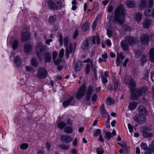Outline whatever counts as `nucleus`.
Listing matches in <instances>:
<instances>
[{"instance_id": "obj_42", "label": "nucleus", "mask_w": 154, "mask_h": 154, "mask_svg": "<svg viewBox=\"0 0 154 154\" xmlns=\"http://www.w3.org/2000/svg\"><path fill=\"white\" fill-rule=\"evenodd\" d=\"M29 146L26 143L22 144L20 147L22 149H27Z\"/></svg>"}, {"instance_id": "obj_16", "label": "nucleus", "mask_w": 154, "mask_h": 154, "mask_svg": "<svg viewBox=\"0 0 154 154\" xmlns=\"http://www.w3.org/2000/svg\"><path fill=\"white\" fill-rule=\"evenodd\" d=\"M61 140L64 142L69 143L72 140V138L68 135H62L60 137Z\"/></svg>"}, {"instance_id": "obj_1", "label": "nucleus", "mask_w": 154, "mask_h": 154, "mask_svg": "<svg viewBox=\"0 0 154 154\" xmlns=\"http://www.w3.org/2000/svg\"><path fill=\"white\" fill-rule=\"evenodd\" d=\"M124 81L126 84H128L129 87L132 93L131 98L134 100H137L139 96L145 94L147 90L146 88H143L141 89H136L135 82L134 80L129 76L126 77Z\"/></svg>"}, {"instance_id": "obj_9", "label": "nucleus", "mask_w": 154, "mask_h": 154, "mask_svg": "<svg viewBox=\"0 0 154 154\" xmlns=\"http://www.w3.org/2000/svg\"><path fill=\"white\" fill-rule=\"evenodd\" d=\"M36 75L38 78L44 79L47 77L48 72L45 69L40 68L38 69Z\"/></svg>"}, {"instance_id": "obj_3", "label": "nucleus", "mask_w": 154, "mask_h": 154, "mask_svg": "<svg viewBox=\"0 0 154 154\" xmlns=\"http://www.w3.org/2000/svg\"><path fill=\"white\" fill-rule=\"evenodd\" d=\"M125 19L124 9L122 5L119 6L116 10L114 16V21L119 23L120 25H122Z\"/></svg>"}, {"instance_id": "obj_25", "label": "nucleus", "mask_w": 154, "mask_h": 154, "mask_svg": "<svg viewBox=\"0 0 154 154\" xmlns=\"http://www.w3.org/2000/svg\"><path fill=\"white\" fill-rule=\"evenodd\" d=\"M138 103L135 102H131L128 106V108L130 110H132L135 109L137 106Z\"/></svg>"}, {"instance_id": "obj_55", "label": "nucleus", "mask_w": 154, "mask_h": 154, "mask_svg": "<svg viewBox=\"0 0 154 154\" xmlns=\"http://www.w3.org/2000/svg\"><path fill=\"white\" fill-rule=\"evenodd\" d=\"M104 76H102V81L103 84H105L108 82V80Z\"/></svg>"}, {"instance_id": "obj_19", "label": "nucleus", "mask_w": 154, "mask_h": 154, "mask_svg": "<svg viewBox=\"0 0 154 154\" xmlns=\"http://www.w3.org/2000/svg\"><path fill=\"white\" fill-rule=\"evenodd\" d=\"M32 46L30 43H27L24 45V51L26 53H30L32 50Z\"/></svg>"}, {"instance_id": "obj_45", "label": "nucleus", "mask_w": 154, "mask_h": 154, "mask_svg": "<svg viewBox=\"0 0 154 154\" xmlns=\"http://www.w3.org/2000/svg\"><path fill=\"white\" fill-rule=\"evenodd\" d=\"M46 147L47 148V149L49 151L51 149V143L49 141H47L46 142L45 145Z\"/></svg>"}, {"instance_id": "obj_50", "label": "nucleus", "mask_w": 154, "mask_h": 154, "mask_svg": "<svg viewBox=\"0 0 154 154\" xmlns=\"http://www.w3.org/2000/svg\"><path fill=\"white\" fill-rule=\"evenodd\" d=\"M101 130L100 129H97L95 133H94V136L95 137H96V136H97L99 134H100H100H101Z\"/></svg>"}, {"instance_id": "obj_61", "label": "nucleus", "mask_w": 154, "mask_h": 154, "mask_svg": "<svg viewBox=\"0 0 154 154\" xmlns=\"http://www.w3.org/2000/svg\"><path fill=\"white\" fill-rule=\"evenodd\" d=\"M151 79L152 81L154 82V71H152L151 73Z\"/></svg>"}, {"instance_id": "obj_60", "label": "nucleus", "mask_w": 154, "mask_h": 154, "mask_svg": "<svg viewBox=\"0 0 154 154\" xmlns=\"http://www.w3.org/2000/svg\"><path fill=\"white\" fill-rule=\"evenodd\" d=\"M120 86V85L118 83L115 84L114 87V89L115 91L119 89L118 88Z\"/></svg>"}, {"instance_id": "obj_57", "label": "nucleus", "mask_w": 154, "mask_h": 154, "mask_svg": "<svg viewBox=\"0 0 154 154\" xmlns=\"http://www.w3.org/2000/svg\"><path fill=\"white\" fill-rule=\"evenodd\" d=\"M128 127L129 129V131L130 132H131L133 131V128L132 125L130 124H128Z\"/></svg>"}, {"instance_id": "obj_13", "label": "nucleus", "mask_w": 154, "mask_h": 154, "mask_svg": "<svg viewBox=\"0 0 154 154\" xmlns=\"http://www.w3.org/2000/svg\"><path fill=\"white\" fill-rule=\"evenodd\" d=\"M149 38V37L147 35L144 34L141 36L139 42L137 41V44H138L140 43L142 45L144 44L147 45Z\"/></svg>"}, {"instance_id": "obj_38", "label": "nucleus", "mask_w": 154, "mask_h": 154, "mask_svg": "<svg viewBox=\"0 0 154 154\" xmlns=\"http://www.w3.org/2000/svg\"><path fill=\"white\" fill-rule=\"evenodd\" d=\"M114 103L113 100L111 97H108L106 99V103L107 104L109 105H112Z\"/></svg>"}, {"instance_id": "obj_11", "label": "nucleus", "mask_w": 154, "mask_h": 154, "mask_svg": "<svg viewBox=\"0 0 154 154\" xmlns=\"http://www.w3.org/2000/svg\"><path fill=\"white\" fill-rule=\"evenodd\" d=\"M57 53L54 51L53 52L52 57L54 62L55 65L59 66L61 63V60L59 59L58 57L57 58Z\"/></svg>"}, {"instance_id": "obj_21", "label": "nucleus", "mask_w": 154, "mask_h": 154, "mask_svg": "<svg viewBox=\"0 0 154 154\" xmlns=\"http://www.w3.org/2000/svg\"><path fill=\"white\" fill-rule=\"evenodd\" d=\"M152 21L151 20L146 19L144 20L143 26L145 28H148L150 26Z\"/></svg>"}, {"instance_id": "obj_2", "label": "nucleus", "mask_w": 154, "mask_h": 154, "mask_svg": "<svg viewBox=\"0 0 154 154\" xmlns=\"http://www.w3.org/2000/svg\"><path fill=\"white\" fill-rule=\"evenodd\" d=\"M153 4V0H142L139 4V7L142 9L146 7L144 13L146 16H152L154 17V9H151V7Z\"/></svg>"}, {"instance_id": "obj_52", "label": "nucleus", "mask_w": 154, "mask_h": 154, "mask_svg": "<svg viewBox=\"0 0 154 154\" xmlns=\"http://www.w3.org/2000/svg\"><path fill=\"white\" fill-rule=\"evenodd\" d=\"M78 139L77 138H75L73 140V141L72 143L73 145L75 146H77L78 143Z\"/></svg>"}, {"instance_id": "obj_32", "label": "nucleus", "mask_w": 154, "mask_h": 154, "mask_svg": "<svg viewBox=\"0 0 154 154\" xmlns=\"http://www.w3.org/2000/svg\"><path fill=\"white\" fill-rule=\"evenodd\" d=\"M56 19V15L54 14L49 17V21L51 23L53 24L54 23Z\"/></svg>"}, {"instance_id": "obj_51", "label": "nucleus", "mask_w": 154, "mask_h": 154, "mask_svg": "<svg viewBox=\"0 0 154 154\" xmlns=\"http://www.w3.org/2000/svg\"><path fill=\"white\" fill-rule=\"evenodd\" d=\"M60 147L63 149L68 150L69 149V146L68 145H66L65 144H62L61 145Z\"/></svg>"}, {"instance_id": "obj_46", "label": "nucleus", "mask_w": 154, "mask_h": 154, "mask_svg": "<svg viewBox=\"0 0 154 154\" xmlns=\"http://www.w3.org/2000/svg\"><path fill=\"white\" fill-rule=\"evenodd\" d=\"M97 96L96 94H93L92 97L91 99L93 102H95L96 100H97ZM93 103H94V102H93Z\"/></svg>"}, {"instance_id": "obj_22", "label": "nucleus", "mask_w": 154, "mask_h": 154, "mask_svg": "<svg viewBox=\"0 0 154 154\" xmlns=\"http://www.w3.org/2000/svg\"><path fill=\"white\" fill-rule=\"evenodd\" d=\"M72 47L70 45H69V48L67 46L66 47L65 56H66L67 58H68L69 57V54L71 53L72 52Z\"/></svg>"}, {"instance_id": "obj_5", "label": "nucleus", "mask_w": 154, "mask_h": 154, "mask_svg": "<svg viewBox=\"0 0 154 154\" xmlns=\"http://www.w3.org/2000/svg\"><path fill=\"white\" fill-rule=\"evenodd\" d=\"M46 5L50 8L57 10L60 9L61 8V2L59 0H48Z\"/></svg>"}, {"instance_id": "obj_17", "label": "nucleus", "mask_w": 154, "mask_h": 154, "mask_svg": "<svg viewBox=\"0 0 154 154\" xmlns=\"http://www.w3.org/2000/svg\"><path fill=\"white\" fill-rule=\"evenodd\" d=\"M89 45L88 40L85 41L82 47V49L83 50L85 53H87L89 51Z\"/></svg>"}, {"instance_id": "obj_44", "label": "nucleus", "mask_w": 154, "mask_h": 154, "mask_svg": "<svg viewBox=\"0 0 154 154\" xmlns=\"http://www.w3.org/2000/svg\"><path fill=\"white\" fill-rule=\"evenodd\" d=\"M26 71L29 72H34L32 68L29 66H26Z\"/></svg>"}, {"instance_id": "obj_39", "label": "nucleus", "mask_w": 154, "mask_h": 154, "mask_svg": "<svg viewBox=\"0 0 154 154\" xmlns=\"http://www.w3.org/2000/svg\"><path fill=\"white\" fill-rule=\"evenodd\" d=\"M18 45V41L17 40H15L13 42L12 46L14 50H15L17 48Z\"/></svg>"}, {"instance_id": "obj_35", "label": "nucleus", "mask_w": 154, "mask_h": 154, "mask_svg": "<svg viewBox=\"0 0 154 154\" xmlns=\"http://www.w3.org/2000/svg\"><path fill=\"white\" fill-rule=\"evenodd\" d=\"M100 42V39L99 37H93L92 39V43L95 44L96 43L99 44Z\"/></svg>"}, {"instance_id": "obj_36", "label": "nucleus", "mask_w": 154, "mask_h": 154, "mask_svg": "<svg viewBox=\"0 0 154 154\" xmlns=\"http://www.w3.org/2000/svg\"><path fill=\"white\" fill-rule=\"evenodd\" d=\"M31 63L33 66L36 67L38 66V62L35 58H33L31 60Z\"/></svg>"}, {"instance_id": "obj_15", "label": "nucleus", "mask_w": 154, "mask_h": 154, "mask_svg": "<svg viewBox=\"0 0 154 154\" xmlns=\"http://www.w3.org/2000/svg\"><path fill=\"white\" fill-rule=\"evenodd\" d=\"M29 37L30 33L27 31L26 32H23L21 34L22 42H24L28 41L29 39Z\"/></svg>"}, {"instance_id": "obj_12", "label": "nucleus", "mask_w": 154, "mask_h": 154, "mask_svg": "<svg viewBox=\"0 0 154 154\" xmlns=\"http://www.w3.org/2000/svg\"><path fill=\"white\" fill-rule=\"evenodd\" d=\"M74 97L71 96L67 100H64L63 103V106L65 107H67L69 105H72L74 103Z\"/></svg>"}, {"instance_id": "obj_14", "label": "nucleus", "mask_w": 154, "mask_h": 154, "mask_svg": "<svg viewBox=\"0 0 154 154\" xmlns=\"http://www.w3.org/2000/svg\"><path fill=\"white\" fill-rule=\"evenodd\" d=\"M93 87L91 85H89L87 88L86 91V94L85 99L86 100H88L90 99L91 96L93 92Z\"/></svg>"}, {"instance_id": "obj_30", "label": "nucleus", "mask_w": 154, "mask_h": 154, "mask_svg": "<svg viewBox=\"0 0 154 154\" xmlns=\"http://www.w3.org/2000/svg\"><path fill=\"white\" fill-rule=\"evenodd\" d=\"M127 5L130 8H133L134 7L135 4L133 0H128L126 2Z\"/></svg>"}, {"instance_id": "obj_23", "label": "nucleus", "mask_w": 154, "mask_h": 154, "mask_svg": "<svg viewBox=\"0 0 154 154\" xmlns=\"http://www.w3.org/2000/svg\"><path fill=\"white\" fill-rule=\"evenodd\" d=\"M14 61L16 66H19L21 64V60L18 56L14 57Z\"/></svg>"}, {"instance_id": "obj_54", "label": "nucleus", "mask_w": 154, "mask_h": 154, "mask_svg": "<svg viewBox=\"0 0 154 154\" xmlns=\"http://www.w3.org/2000/svg\"><path fill=\"white\" fill-rule=\"evenodd\" d=\"M107 33L108 37L109 38L111 37L112 34V31L109 30H107Z\"/></svg>"}, {"instance_id": "obj_20", "label": "nucleus", "mask_w": 154, "mask_h": 154, "mask_svg": "<svg viewBox=\"0 0 154 154\" xmlns=\"http://www.w3.org/2000/svg\"><path fill=\"white\" fill-rule=\"evenodd\" d=\"M139 112L142 114L146 115L148 113L145 107L142 105H139L138 107Z\"/></svg>"}, {"instance_id": "obj_34", "label": "nucleus", "mask_w": 154, "mask_h": 154, "mask_svg": "<svg viewBox=\"0 0 154 154\" xmlns=\"http://www.w3.org/2000/svg\"><path fill=\"white\" fill-rule=\"evenodd\" d=\"M64 132L67 133H72L73 130L70 127H66L64 129Z\"/></svg>"}, {"instance_id": "obj_10", "label": "nucleus", "mask_w": 154, "mask_h": 154, "mask_svg": "<svg viewBox=\"0 0 154 154\" xmlns=\"http://www.w3.org/2000/svg\"><path fill=\"white\" fill-rule=\"evenodd\" d=\"M35 49L38 57L40 58L42 56L43 52L45 50V48L42 43L40 42L37 44Z\"/></svg>"}, {"instance_id": "obj_31", "label": "nucleus", "mask_w": 154, "mask_h": 154, "mask_svg": "<svg viewBox=\"0 0 154 154\" xmlns=\"http://www.w3.org/2000/svg\"><path fill=\"white\" fill-rule=\"evenodd\" d=\"M93 61H92L91 62L90 64H87L86 65V73L87 74H88L89 73L90 67L91 66L92 67H93Z\"/></svg>"}, {"instance_id": "obj_48", "label": "nucleus", "mask_w": 154, "mask_h": 154, "mask_svg": "<svg viewBox=\"0 0 154 154\" xmlns=\"http://www.w3.org/2000/svg\"><path fill=\"white\" fill-rule=\"evenodd\" d=\"M123 58H124V57L122 53L121 52L119 53H117V56L116 59L120 60V59Z\"/></svg>"}, {"instance_id": "obj_7", "label": "nucleus", "mask_w": 154, "mask_h": 154, "mask_svg": "<svg viewBox=\"0 0 154 154\" xmlns=\"http://www.w3.org/2000/svg\"><path fill=\"white\" fill-rule=\"evenodd\" d=\"M86 90V87L85 84H83L78 90L75 95V97L78 100L81 99L83 97L85 96Z\"/></svg>"}, {"instance_id": "obj_59", "label": "nucleus", "mask_w": 154, "mask_h": 154, "mask_svg": "<svg viewBox=\"0 0 154 154\" xmlns=\"http://www.w3.org/2000/svg\"><path fill=\"white\" fill-rule=\"evenodd\" d=\"M97 20H95L93 23L92 25V28L93 29H94L96 28V27L97 25Z\"/></svg>"}, {"instance_id": "obj_18", "label": "nucleus", "mask_w": 154, "mask_h": 154, "mask_svg": "<svg viewBox=\"0 0 154 154\" xmlns=\"http://www.w3.org/2000/svg\"><path fill=\"white\" fill-rule=\"evenodd\" d=\"M74 69L76 72L79 71L82 68V62L80 60H78L74 63Z\"/></svg>"}, {"instance_id": "obj_49", "label": "nucleus", "mask_w": 154, "mask_h": 154, "mask_svg": "<svg viewBox=\"0 0 154 154\" xmlns=\"http://www.w3.org/2000/svg\"><path fill=\"white\" fill-rule=\"evenodd\" d=\"M59 42L60 45H61L63 43V37L61 33H60L59 35Z\"/></svg>"}, {"instance_id": "obj_6", "label": "nucleus", "mask_w": 154, "mask_h": 154, "mask_svg": "<svg viewBox=\"0 0 154 154\" xmlns=\"http://www.w3.org/2000/svg\"><path fill=\"white\" fill-rule=\"evenodd\" d=\"M86 90V87L85 84H83L78 90L75 95V97L78 100L81 99L83 97L85 96Z\"/></svg>"}, {"instance_id": "obj_53", "label": "nucleus", "mask_w": 154, "mask_h": 154, "mask_svg": "<svg viewBox=\"0 0 154 154\" xmlns=\"http://www.w3.org/2000/svg\"><path fill=\"white\" fill-rule=\"evenodd\" d=\"M149 149L151 150V152L154 151V140L152 142L151 144L149 146Z\"/></svg>"}, {"instance_id": "obj_27", "label": "nucleus", "mask_w": 154, "mask_h": 154, "mask_svg": "<svg viewBox=\"0 0 154 154\" xmlns=\"http://www.w3.org/2000/svg\"><path fill=\"white\" fill-rule=\"evenodd\" d=\"M142 14L140 13H137L134 17L135 20L137 23L139 22L142 19Z\"/></svg>"}, {"instance_id": "obj_24", "label": "nucleus", "mask_w": 154, "mask_h": 154, "mask_svg": "<svg viewBox=\"0 0 154 154\" xmlns=\"http://www.w3.org/2000/svg\"><path fill=\"white\" fill-rule=\"evenodd\" d=\"M44 59L46 63L50 62L51 59V54L48 52L46 53L44 55Z\"/></svg>"}, {"instance_id": "obj_28", "label": "nucleus", "mask_w": 154, "mask_h": 154, "mask_svg": "<svg viewBox=\"0 0 154 154\" xmlns=\"http://www.w3.org/2000/svg\"><path fill=\"white\" fill-rule=\"evenodd\" d=\"M89 28V24L88 22H86L82 25V30L83 31H85L88 30Z\"/></svg>"}, {"instance_id": "obj_62", "label": "nucleus", "mask_w": 154, "mask_h": 154, "mask_svg": "<svg viewBox=\"0 0 154 154\" xmlns=\"http://www.w3.org/2000/svg\"><path fill=\"white\" fill-rule=\"evenodd\" d=\"M37 154H44L43 149H38Z\"/></svg>"}, {"instance_id": "obj_37", "label": "nucleus", "mask_w": 154, "mask_h": 154, "mask_svg": "<svg viewBox=\"0 0 154 154\" xmlns=\"http://www.w3.org/2000/svg\"><path fill=\"white\" fill-rule=\"evenodd\" d=\"M66 123L62 122L57 123V125L58 127L61 129H62L66 125Z\"/></svg>"}, {"instance_id": "obj_64", "label": "nucleus", "mask_w": 154, "mask_h": 154, "mask_svg": "<svg viewBox=\"0 0 154 154\" xmlns=\"http://www.w3.org/2000/svg\"><path fill=\"white\" fill-rule=\"evenodd\" d=\"M129 61L128 59L127 58L124 61L123 63V66L125 67L126 66L127 64V63H128V61Z\"/></svg>"}, {"instance_id": "obj_33", "label": "nucleus", "mask_w": 154, "mask_h": 154, "mask_svg": "<svg viewBox=\"0 0 154 154\" xmlns=\"http://www.w3.org/2000/svg\"><path fill=\"white\" fill-rule=\"evenodd\" d=\"M152 136V134L151 133H148L145 131H143V136L144 137H150Z\"/></svg>"}, {"instance_id": "obj_56", "label": "nucleus", "mask_w": 154, "mask_h": 154, "mask_svg": "<svg viewBox=\"0 0 154 154\" xmlns=\"http://www.w3.org/2000/svg\"><path fill=\"white\" fill-rule=\"evenodd\" d=\"M141 60L143 63L146 62V56L145 55L143 56L141 58Z\"/></svg>"}, {"instance_id": "obj_8", "label": "nucleus", "mask_w": 154, "mask_h": 154, "mask_svg": "<svg viewBox=\"0 0 154 154\" xmlns=\"http://www.w3.org/2000/svg\"><path fill=\"white\" fill-rule=\"evenodd\" d=\"M134 119L138 123L143 124L146 121V118L145 115L138 113L134 117Z\"/></svg>"}, {"instance_id": "obj_47", "label": "nucleus", "mask_w": 154, "mask_h": 154, "mask_svg": "<svg viewBox=\"0 0 154 154\" xmlns=\"http://www.w3.org/2000/svg\"><path fill=\"white\" fill-rule=\"evenodd\" d=\"M105 135L107 138V139H109L110 138L112 137V134L110 132H105Z\"/></svg>"}, {"instance_id": "obj_41", "label": "nucleus", "mask_w": 154, "mask_h": 154, "mask_svg": "<svg viewBox=\"0 0 154 154\" xmlns=\"http://www.w3.org/2000/svg\"><path fill=\"white\" fill-rule=\"evenodd\" d=\"M22 121V118L21 117H17L15 118L14 122L16 123L19 124Z\"/></svg>"}, {"instance_id": "obj_63", "label": "nucleus", "mask_w": 154, "mask_h": 154, "mask_svg": "<svg viewBox=\"0 0 154 154\" xmlns=\"http://www.w3.org/2000/svg\"><path fill=\"white\" fill-rule=\"evenodd\" d=\"M107 113L106 112V110L102 111V115L103 117H106Z\"/></svg>"}, {"instance_id": "obj_29", "label": "nucleus", "mask_w": 154, "mask_h": 154, "mask_svg": "<svg viewBox=\"0 0 154 154\" xmlns=\"http://www.w3.org/2000/svg\"><path fill=\"white\" fill-rule=\"evenodd\" d=\"M64 50L63 49H62L60 50L59 54H58V58L59 59H60L61 60V63L63 62V57L64 54Z\"/></svg>"}, {"instance_id": "obj_4", "label": "nucleus", "mask_w": 154, "mask_h": 154, "mask_svg": "<svg viewBox=\"0 0 154 154\" xmlns=\"http://www.w3.org/2000/svg\"><path fill=\"white\" fill-rule=\"evenodd\" d=\"M136 39H134L131 37H127L125 40L122 41L121 42V45L122 49L127 51L128 49V44L130 45H136Z\"/></svg>"}, {"instance_id": "obj_40", "label": "nucleus", "mask_w": 154, "mask_h": 154, "mask_svg": "<svg viewBox=\"0 0 154 154\" xmlns=\"http://www.w3.org/2000/svg\"><path fill=\"white\" fill-rule=\"evenodd\" d=\"M96 151L97 154H103L104 152L102 148L100 147L97 148Z\"/></svg>"}, {"instance_id": "obj_43", "label": "nucleus", "mask_w": 154, "mask_h": 154, "mask_svg": "<svg viewBox=\"0 0 154 154\" xmlns=\"http://www.w3.org/2000/svg\"><path fill=\"white\" fill-rule=\"evenodd\" d=\"M141 147L143 150H146L147 149L148 147L145 143H142L141 144Z\"/></svg>"}, {"instance_id": "obj_58", "label": "nucleus", "mask_w": 154, "mask_h": 154, "mask_svg": "<svg viewBox=\"0 0 154 154\" xmlns=\"http://www.w3.org/2000/svg\"><path fill=\"white\" fill-rule=\"evenodd\" d=\"M64 42L65 45L66 46V47L68 46V38L67 37H66L64 38Z\"/></svg>"}, {"instance_id": "obj_26", "label": "nucleus", "mask_w": 154, "mask_h": 154, "mask_svg": "<svg viewBox=\"0 0 154 154\" xmlns=\"http://www.w3.org/2000/svg\"><path fill=\"white\" fill-rule=\"evenodd\" d=\"M150 60L152 63L154 62V48H151L149 51Z\"/></svg>"}]
</instances>
